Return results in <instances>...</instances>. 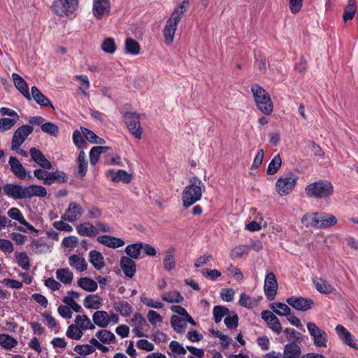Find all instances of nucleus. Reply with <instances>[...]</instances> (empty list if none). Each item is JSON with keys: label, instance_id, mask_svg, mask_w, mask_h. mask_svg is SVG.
<instances>
[{"label": "nucleus", "instance_id": "f257e3e1", "mask_svg": "<svg viewBox=\"0 0 358 358\" xmlns=\"http://www.w3.org/2000/svg\"><path fill=\"white\" fill-rule=\"evenodd\" d=\"M206 187L202 181L196 176L189 178V184L185 187L182 194L185 208H189L201 199Z\"/></svg>", "mask_w": 358, "mask_h": 358}, {"label": "nucleus", "instance_id": "f03ea898", "mask_svg": "<svg viewBox=\"0 0 358 358\" xmlns=\"http://www.w3.org/2000/svg\"><path fill=\"white\" fill-rule=\"evenodd\" d=\"M305 192L310 198L327 199L333 194L334 187L327 180H319L308 185Z\"/></svg>", "mask_w": 358, "mask_h": 358}, {"label": "nucleus", "instance_id": "7ed1b4c3", "mask_svg": "<svg viewBox=\"0 0 358 358\" xmlns=\"http://www.w3.org/2000/svg\"><path fill=\"white\" fill-rule=\"evenodd\" d=\"M257 108L264 115H270L273 110V104L269 94L260 85L255 84L251 87Z\"/></svg>", "mask_w": 358, "mask_h": 358}, {"label": "nucleus", "instance_id": "20e7f679", "mask_svg": "<svg viewBox=\"0 0 358 358\" xmlns=\"http://www.w3.org/2000/svg\"><path fill=\"white\" fill-rule=\"evenodd\" d=\"M78 7V0H55L51 10L57 15L62 17L73 13Z\"/></svg>", "mask_w": 358, "mask_h": 358}, {"label": "nucleus", "instance_id": "39448f33", "mask_svg": "<svg viewBox=\"0 0 358 358\" xmlns=\"http://www.w3.org/2000/svg\"><path fill=\"white\" fill-rule=\"evenodd\" d=\"M124 121L132 135L138 138H141L143 129L139 121V115L136 112H126L124 115Z\"/></svg>", "mask_w": 358, "mask_h": 358}, {"label": "nucleus", "instance_id": "423d86ee", "mask_svg": "<svg viewBox=\"0 0 358 358\" xmlns=\"http://www.w3.org/2000/svg\"><path fill=\"white\" fill-rule=\"evenodd\" d=\"M308 331L311 336L313 343L317 347H326L328 336L325 331L321 329L316 324L309 322L306 324Z\"/></svg>", "mask_w": 358, "mask_h": 358}, {"label": "nucleus", "instance_id": "0eeeda50", "mask_svg": "<svg viewBox=\"0 0 358 358\" xmlns=\"http://www.w3.org/2000/svg\"><path fill=\"white\" fill-rule=\"evenodd\" d=\"M33 131L34 127L31 125L24 124L20 127L13 134L11 149L17 150Z\"/></svg>", "mask_w": 358, "mask_h": 358}, {"label": "nucleus", "instance_id": "6e6552de", "mask_svg": "<svg viewBox=\"0 0 358 358\" xmlns=\"http://www.w3.org/2000/svg\"><path fill=\"white\" fill-rule=\"evenodd\" d=\"M278 287V282L275 274L273 272L267 273L264 280V290L268 301H273L275 299Z\"/></svg>", "mask_w": 358, "mask_h": 358}, {"label": "nucleus", "instance_id": "1a4fd4ad", "mask_svg": "<svg viewBox=\"0 0 358 358\" xmlns=\"http://www.w3.org/2000/svg\"><path fill=\"white\" fill-rule=\"evenodd\" d=\"M286 302L293 308L303 312L311 309L314 305L313 299L303 296H291L286 299Z\"/></svg>", "mask_w": 358, "mask_h": 358}, {"label": "nucleus", "instance_id": "9d476101", "mask_svg": "<svg viewBox=\"0 0 358 358\" xmlns=\"http://www.w3.org/2000/svg\"><path fill=\"white\" fill-rule=\"evenodd\" d=\"M180 21V17L178 15L176 17L171 15L169 19L166 21L163 31V34L165 42L167 45H171L173 43L175 33L177 29V25Z\"/></svg>", "mask_w": 358, "mask_h": 358}, {"label": "nucleus", "instance_id": "9b49d317", "mask_svg": "<svg viewBox=\"0 0 358 358\" xmlns=\"http://www.w3.org/2000/svg\"><path fill=\"white\" fill-rule=\"evenodd\" d=\"M297 177L280 178L276 182V189L280 195L289 194L296 184Z\"/></svg>", "mask_w": 358, "mask_h": 358}, {"label": "nucleus", "instance_id": "f8f14e48", "mask_svg": "<svg viewBox=\"0 0 358 358\" xmlns=\"http://www.w3.org/2000/svg\"><path fill=\"white\" fill-rule=\"evenodd\" d=\"M29 154L31 159L41 168L47 170L52 169V163L46 159L43 153L36 148H31L29 150Z\"/></svg>", "mask_w": 358, "mask_h": 358}, {"label": "nucleus", "instance_id": "ddd939ff", "mask_svg": "<svg viewBox=\"0 0 358 358\" xmlns=\"http://www.w3.org/2000/svg\"><path fill=\"white\" fill-rule=\"evenodd\" d=\"M93 15L97 20H101L106 13L110 10V3L109 0H94Z\"/></svg>", "mask_w": 358, "mask_h": 358}, {"label": "nucleus", "instance_id": "4468645a", "mask_svg": "<svg viewBox=\"0 0 358 358\" xmlns=\"http://www.w3.org/2000/svg\"><path fill=\"white\" fill-rule=\"evenodd\" d=\"M2 189L3 193L15 200L23 199L24 187L15 183L5 184Z\"/></svg>", "mask_w": 358, "mask_h": 358}, {"label": "nucleus", "instance_id": "2eb2a0df", "mask_svg": "<svg viewBox=\"0 0 358 358\" xmlns=\"http://www.w3.org/2000/svg\"><path fill=\"white\" fill-rule=\"evenodd\" d=\"M82 208L77 203L71 202L66 210V213L62 216V219L73 222L82 215Z\"/></svg>", "mask_w": 358, "mask_h": 358}, {"label": "nucleus", "instance_id": "dca6fc26", "mask_svg": "<svg viewBox=\"0 0 358 358\" xmlns=\"http://www.w3.org/2000/svg\"><path fill=\"white\" fill-rule=\"evenodd\" d=\"M23 191V199H31L33 196L45 197L48 194L44 187L38 185L24 187Z\"/></svg>", "mask_w": 358, "mask_h": 358}, {"label": "nucleus", "instance_id": "f3484780", "mask_svg": "<svg viewBox=\"0 0 358 358\" xmlns=\"http://www.w3.org/2000/svg\"><path fill=\"white\" fill-rule=\"evenodd\" d=\"M339 338L350 347L358 350V345L354 342L351 333L343 325L338 324L335 328Z\"/></svg>", "mask_w": 358, "mask_h": 358}, {"label": "nucleus", "instance_id": "a211bd4d", "mask_svg": "<svg viewBox=\"0 0 358 358\" xmlns=\"http://www.w3.org/2000/svg\"><path fill=\"white\" fill-rule=\"evenodd\" d=\"M120 267L126 277L131 278L136 273V265L133 259L127 256H123L120 259Z\"/></svg>", "mask_w": 358, "mask_h": 358}, {"label": "nucleus", "instance_id": "6ab92c4d", "mask_svg": "<svg viewBox=\"0 0 358 358\" xmlns=\"http://www.w3.org/2000/svg\"><path fill=\"white\" fill-rule=\"evenodd\" d=\"M8 164L13 173L19 179H24L27 177V171L21 162L15 157H10Z\"/></svg>", "mask_w": 358, "mask_h": 358}, {"label": "nucleus", "instance_id": "aec40b11", "mask_svg": "<svg viewBox=\"0 0 358 358\" xmlns=\"http://www.w3.org/2000/svg\"><path fill=\"white\" fill-rule=\"evenodd\" d=\"M324 215L319 213H306L301 218V222L306 227H313L321 228L320 220L324 218Z\"/></svg>", "mask_w": 358, "mask_h": 358}, {"label": "nucleus", "instance_id": "412c9836", "mask_svg": "<svg viewBox=\"0 0 358 358\" xmlns=\"http://www.w3.org/2000/svg\"><path fill=\"white\" fill-rule=\"evenodd\" d=\"M301 348L296 342L291 341L284 347L282 358H301Z\"/></svg>", "mask_w": 358, "mask_h": 358}, {"label": "nucleus", "instance_id": "4be33fe9", "mask_svg": "<svg viewBox=\"0 0 358 358\" xmlns=\"http://www.w3.org/2000/svg\"><path fill=\"white\" fill-rule=\"evenodd\" d=\"M14 85L20 93L28 100H31V96L28 90L27 82L17 73L12 74Z\"/></svg>", "mask_w": 358, "mask_h": 358}, {"label": "nucleus", "instance_id": "5701e85b", "mask_svg": "<svg viewBox=\"0 0 358 358\" xmlns=\"http://www.w3.org/2000/svg\"><path fill=\"white\" fill-rule=\"evenodd\" d=\"M97 241L99 243L113 249L124 245V241L122 239L109 235L100 236L97 238Z\"/></svg>", "mask_w": 358, "mask_h": 358}, {"label": "nucleus", "instance_id": "b1692460", "mask_svg": "<svg viewBox=\"0 0 358 358\" xmlns=\"http://www.w3.org/2000/svg\"><path fill=\"white\" fill-rule=\"evenodd\" d=\"M31 99H34L35 101L41 106L50 107L54 109V106L52 104L50 99L45 96L36 86L31 87Z\"/></svg>", "mask_w": 358, "mask_h": 358}, {"label": "nucleus", "instance_id": "393cba45", "mask_svg": "<svg viewBox=\"0 0 358 358\" xmlns=\"http://www.w3.org/2000/svg\"><path fill=\"white\" fill-rule=\"evenodd\" d=\"M92 319L94 321V324H96L101 328L108 327L110 322V316L108 315V313L104 310L96 311L92 315Z\"/></svg>", "mask_w": 358, "mask_h": 358}, {"label": "nucleus", "instance_id": "a878e982", "mask_svg": "<svg viewBox=\"0 0 358 358\" xmlns=\"http://www.w3.org/2000/svg\"><path fill=\"white\" fill-rule=\"evenodd\" d=\"M68 176L66 173L62 171L49 172L45 185H52L54 182L64 183L67 182Z\"/></svg>", "mask_w": 358, "mask_h": 358}, {"label": "nucleus", "instance_id": "bb28decb", "mask_svg": "<svg viewBox=\"0 0 358 358\" xmlns=\"http://www.w3.org/2000/svg\"><path fill=\"white\" fill-rule=\"evenodd\" d=\"M313 284L316 289L322 294H328L336 291L335 288L331 284L322 278L314 279Z\"/></svg>", "mask_w": 358, "mask_h": 358}, {"label": "nucleus", "instance_id": "cd10ccee", "mask_svg": "<svg viewBox=\"0 0 358 358\" xmlns=\"http://www.w3.org/2000/svg\"><path fill=\"white\" fill-rule=\"evenodd\" d=\"M76 229L81 236L92 237L98 234V230L90 222L80 224L76 227Z\"/></svg>", "mask_w": 358, "mask_h": 358}, {"label": "nucleus", "instance_id": "c85d7f7f", "mask_svg": "<svg viewBox=\"0 0 358 358\" xmlns=\"http://www.w3.org/2000/svg\"><path fill=\"white\" fill-rule=\"evenodd\" d=\"M90 262L93 266L97 269L101 270L105 266L103 257L101 253L97 250H92L89 254Z\"/></svg>", "mask_w": 358, "mask_h": 358}, {"label": "nucleus", "instance_id": "c756f323", "mask_svg": "<svg viewBox=\"0 0 358 358\" xmlns=\"http://www.w3.org/2000/svg\"><path fill=\"white\" fill-rule=\"evenodd\" d=\"M69 263L71 266L75 268L79 271H85L87 268V264L85 259L78 255H73L69 258Z\"/></svg>", "mask_w": 358, "mask_h": 358}, {"label": "nucleus", "instance_id": "7c9ffc66", "mask_svg": "<svg viewBox=\"0 0 358 358\" xmlns=\"http://www.w3.org/2000/svg\"><path fill=\"white\" fill-rule=\"evenodd\" d=\"M83 304L88 309H99L101 305V299L97 294H90L85 297Z\"/></svg>", "mask_w": 358, "mask_h": 358}, {"label": "nucleus", "instance_id": "2f4dec72", "mask_svg": "<svg viewBox=\"0 0 358 358\" xmlns=\"http://www.w3.org/2000/svg\"><path fill=\"white\" fill-rule=\"evenodd\" d=\"M78 285L87 292H94L97 289V283L92 279L88 277L80 278L78 280Z\"/></svg>", "mask_w": 358, "mask_h": 358}, {"label": "nucleus", "instance_id": "473e14b6", "mask_svg": "<svg viewBox=\"0 0 358 358\" xmlns=\"http://www.w3.org/2000/svg\"><path fill=\"white\" fill-rule=\"evenodd\" d=\"M56 276L59 281L65 285H68L71 283L73 274L69 268H65L57 269L56 271Z\"/></svg>", "mask_w": 358, "mask_h": 358}, {"label": "nucleus", "instance_id": "72a5a7b5", "mask_svg": "<svg viewBox=\"0 0 358 358\" xmlns=\"http://www.w3.org/2000/svg\"><path fill=\"white\" fill-rule=\"evenodd\" d=\"M96 336L101 343L105 344L113 343L115 341V334L109 330H99L96 333Z\"/></svg>", "mask_w": 358, "mask_h": 358}, {"label": "nucleus", "instance_id": "f704fd0d", "mask_svg": "<svg viewBox=\"0 0 358 358\" xmlns=\"http://www.w3.org/2000/svg\"><path fill=\"white\" fill-rule=\"evenodd\" d=\"M142 250V243H136L128 245L125 248V252L131 259H138Z\"/></svg>", "mask_w": 358, "mask_h": 358}, {"label": "nucleus", "instance_id": "c9c22d12", "mask_svg": "<svg viewBox=\"0 0 358 358\" xmlns=\"http://www.w3.org/2000/svg\"><path fill=\"white\" fill-rule=\"evenodd\" d=\"M171 324L173 329L179 334H183L186 328V322L185 318L182 319L176 315H173L171 317Z\"/></svg>", "mask_w": 358, "mask_h": 358}, {"label": "nucleus", "instance_id": "e433bc0d", "mask_svg": "<svg viewBox=\"0 0 358 358\" xmlns=\"http://www.w3.org/2000/svg\"><path fill=\"white\" fill-rule=\"evenodd\" d=\"M75 323L79 327L82 331L86 329L92 330L95 328L94 324L91 322L90 318L86 315H77Z\"/></svg>", "mask_w": 358, "mask_h": 358}, {"label": "nucleus", "instance_id": "4c0bfd02", "mask_svg": "<svg viewBox=\"0 0 358 358\" xmlns=\"http://www.w3.org/2000/svg\"><path fill=\"white\" fill-rule=\"evenodd\" d=\"M162 299L168 303H180L184 301V297L178 291L168 292L162 295Z\"/></svg>", "mask_w": 358, "mask_h": 358}, {"label": "nucleus", "instance_id": "58836bf2", "mask_svg": "<svg viewBox=\"0 0 358 358\" xmlns=\"http://www.w3.org/2000/svg\"><path fill=\"white\" fill-rule=\"evenodd\" d=\"M113 307L122 316H128L131 313L132 307L127 301H115Z\"/></svg>", "mask_w": 358, "mask_h": 358}, {"label": "nucleus", "instance_id": "ea45409f", "mask_svg": "<svg viewBox=\"0 0 358 358\" xmlns=\"http://www.w3.org/2000/svg\"><path fill=\"white\" fill-rule=\"evenodd\" d=\"M174 249L169 248L166 251V256L164 259V266L168 271H171L176 266Z\"/></svg>", "mask_w": 358, "mask_h": 358}, {"label": "nucleus", "instance_id": "a19ab883", "mask_svg": "<svg viewBox=\"0 0 358 358\" xmlns=\"http://www.w3.org/2000/svg\"><path fill=\"white\" fill-rule=\"evenodd\" d=\"M84 137L91 143L103 145L105 144L106 141L103 138L99 137L92 131L81 127Z\"/></svg>", "mask_w": 358, "mask_h": 358}, {"label": "nucleus", "instance_id": "79ce46f5", "mask_svg": "<svg viewBox=\"0 0 358 358\" xmlns=\"http://www.w3.org/2000/svg\"><path fill=\"white\" fill-rule=\"evenodd\" d=\"M124 48L126 52L133 55H138L141 50L139 43L131 38L126 39Z\"/></svg>", "mask_w": 358, "mask_h": 358}, {"label": "nucleus", "instance_id": "37998d69", "mask_svg": "<svg viewBox=\"0 0 358 358\" xmlns=\"http://www.w3.org/2000/svg\"><path fill=\"white\" fill-rule=\"evenodd\" d=\"M270 308L275 314L280 316L289 315V312H291L290 308L287 304L281 302L273 303L270 305Z\"/></svg>", "mask_w": 358, "mask_h": 358}, {"label": "nucleus", "instance_id": "c03bdc74", "mask_svg": "<svg viewBox=\"0 0 358 358\" xmlns=\"http://www.w3.org/2000/svg\"><path fill=\"white\" fill-rule=\"evenodd\" d=\"M284 334L286 338L289 342L294 341L297 343H301L303 341V336L299 331H296L294 329L286 328L284 330Z\"/></svg>", "mask_w": 358, "mask_h": 358}, {"label": "nucleus", "instance_id": "a18cd8bd", "mask_svg": "<svg viewBox=\"0 0 358 358\" xmlns=\"http://www.w3.org/2000/svg\"><path fill=\"white\" fill-rule=\"evenodd\" d=\"M131 179L132 175L122 169L118 170L112 178L113 182H122L125 184L129 183Z\"/></svg>", "mask_w": 358, "mask_h": 358}, {"label": "nucleus", "instance_id": "49530a36", "mask_svg": "<svg viewBox=\"0 0 358 358\" xmlns=\"http://www.w3.org/2000/svg\"><path fill=\"white\" fill-rule=\"evenodd\" d=\"M30 247L36 254L45 253L50 250V246L46 243L41 242L38 240L32 241Z\"/></svg>", "mask_w": 358, "mask_h": 358}, {"label": "nucleus", "instance_id": "de8ad7c7", "mask_svg": "<svg viewBox=\"0 0 358 358\" xmlns=\"http://www.w3.org/2000/svg\"><path fill=\"white\" fill-rule=\"evenodd\" d=\"M356 12L355 1L348 0L343 15V20L346 22L352 20Z\"/></svg>", "mask_w": 358, "mask_h": 358}, {"label": "nucleus", "instance_id": "09e8293b", "mask_svg": "<svg viewBox=\"0 0 358 358\" xmlns=\"http://www.w3.org/2000/svg\"><path fill=\"white\" fill-rule=\"evenodd\" d=\"M282 164V159L280 155H277L270 162L267 168V174L273 175L278 172Z\"/></svg>", "mask_w": 358, "mask_h": 358}, {"label": "nucleus", "instance_id": "8fccbe9b", "mask_svg": "<svg viewBox=\"0 0 358 358\" xmlns=\"http://www.w3.org/2000/svg\"><path fill=\"white\" fill-rule=\"evenodd\" d=\"M17 344L15 338L10 335L0 334V345L6 349H11Z\"/></svg>", "mask_w": 358, "mask_h": 358}, {"label": "nucleus", "instance_id": "3c124183", "mask_svg": "<svg viewBox=\"0 0 358 358\" xmlns=\"http://www.w3.org/2000/svg\"><path fill=\"white\" fill-rule=\"evenodd\" d=\"M213 313L215 323H219L224 315L229 313V310L222 306H215L213 308Z\"/></svg>", "mask_w": 358, "mask_h": 358}, {"label": "nucleus", "instance_id": "603ef678", "mask_svg": "<svg viewBox=\"0 0 358 358\" xmlns=\"http://www.w3.org/2000/svg\"><path fill=\"white\" fill-rule=\"evenodd\" d=\"M96 350L93 345L83 344L77 345L74 348V351L79 354L80 356L84 357L91 355Z\"/></svg>", "mask_w": 358, "mask_h": 358}, {"label": "nucleus", "instance_id": "864d4df0", "mask_svg": "<svg viewBox=\"0 0 358 358\" xmlns=\"http://www.w3.org/2000/svg\"><path fill=\"white\" fill-rule=\"evenodd\" d=\"M66 334L71 339L79 340L83 336V332L77 324H71L69 326Z\"/></svg>", "mask_w": 358, "mask_h": 358}, {"label": "nucleus", "instance_id": "5fc2aeb1", "mask_svg": "<svg viewBox=\"0 0 358 358\" xmlns=\"http://www.w3.org/2000/svg\"><path fill=\"white\" fill-rule=\"evenodd\" d=\"M41 130L52 136H57L59 134V127L57 124L51 122H47L41 125Z\"/></svg>", "mask_w": 358, "mask_h": 358}, {"label": "nucleus", "instance_id": "6e6d98bb", "mask_svg": "<svg viewBox=\"0 0 358 358\" xmlns=\"http://www.w3.org/2000/svg\"><path fill=\"white\" fill-rule=\"evenodd\" d=\"M17 263L24 271L30 268L29 258L25 252H20L16 255Z\"/></svg>", "mask_w": 358, "mask_h": 358}, {"label": "nucleus", "instance_id": "4d7b16f0", "mask_svg": "<svg viewBox=\"0 0 358 358\" xmlns=\"http://www.w3.org/2000/svg\"><path fill=\"white\" fill-rule=\"evenodd\" d=\"M266 324L276 334H281L282 325L279 319L275 315L266 322Z\"/></svg>", "mask_w": 358, "mask_h": 358}, {"label": "nucleus", "instance_id": "13d9d810", "mask_svg": "<svg viewBox=\"0 0 358 358\" xmlns=\"http://www.w3.org/2000/svg\"><path fill=\"white\" fill-rule=\"evenodd\" d=\"M249 247L248 245H241L234 248L231 252L230 257L232 259H240L241 258L244 254L248 252Z\"/></svg>", "mask_w": 358, "mask_h": 358}, {"label": "nucleus", "instance_id": "bf43d9fd", "mask_svg": "<svg viewBox=\"0 0 358 358\" xmlns=\"http://www.w3.org/2000/svg\"><path fill=\"white\" fill-rule=\"evenodd\" d=\"M116 48L117 47L115 41L112 38H106L101 45V49L103 51L109 54L114 53L116 50Z\"/></svg>", "mask_w": 358, "mask_h": 358}, {"label": "nucleus", "instance_id": "052dcab7", "mask_svg": "<svg viewBox=\"0 0 358 358\" xmlns=\"http://www.w3.org/2000/svg\"><path fill=\"white\" fill-rule=\"evenodd\" d=\"M321 214L324 215V218L320 220L321 228H327L334 226L337 223V219L335 216L325 213H321Z\"/></svg>", "mask_w": 358, "mask_h": 358}, {"label": "nucleus", "instance_id": "680f3d73", "mask_svg": "<svg viewBox=\"0 0 358 358\" xmlns=\"http://www.w3.org/2000/svg\"><path fill=\"white\" fill-rule=\"evenodd\" d=\"M224 322L228 329H235L238 324V317L237 314L233 313L232 315H228L224 318Z\"/></svg>", "mask_w": 358, "mask_h": 358}, {"label": "nucleus", "instance_id": "e2e57ef3", "mask_svg": "<svg viewBox=\"0 0 358 358\" xmlns=\"http://www.w3.org/2000/svg\"><path fill=\"white\" fill-rule=\"evenodd\" d=\"M83 134L80 133L79 131H74L73 133V141L74 144L80 149L84 148L85 145L87 144L86 141L83 138Z\"/></svg>", "mask_w": 358, "mask_h": 358}, {"label": "nucleus", "instance_id": "0e129e2a", "mask_svg": "<svg viewBox=\"0 0 358 358\" xmlns=\"http://www.w3.org/2000/svg\"><path fill=\"white\" fill-rule=\"evenodd\" d=\"M15 118L4 117L0 119V131H5L10 129L16 122Z\"/></svg>", "mask_w": 358, "mask_h": 358}, {"label": "nucleus", "instance_id": "69168bd1", "mask_svg": "<svg viewBox=\"0 0 358 358\" xmlns=\"http://www.w3.org/2000/svg\"><path fill=\"white\" fill-rule=\"evenodd\" d=\"M9 217L19 222L20 223L24 219L22 213L17 208H11L7 213Z\"/></svg>", "mask_w": 358, "mask_h": 358}, {"label": "nucleus", "instance_id": "338daca9", "mask_svg": "<svg viewBox=\"0 0 358 358\" xmlns=\"http://www.w3.org/2000/svg\"><path fill=\"white\" fill-rule=\"evenodd\" d=\"M189 0H183L182 3L173 10L171 15L174 17L178 15L181 19L182 15L186 10V7L189 5Z\"/></svg>", "mask_w": 358, "mask_h": 358}, {"label": "nucleus", "instance_id": "774afa93", "mask_svg": "<svg viewBox=\"0 0 358 358\" xmlns=\"http://www.w3.org/2000/svg\"><path fill=\"white\" fill-rule=\"evenodd\" d=\"M169 348L171 351L178 355H185L187 352L186 348L182 346L178 341H172L169 344Z\"/></svg>", "mask_w": 358, "mask_h": 358}]
</instances>
